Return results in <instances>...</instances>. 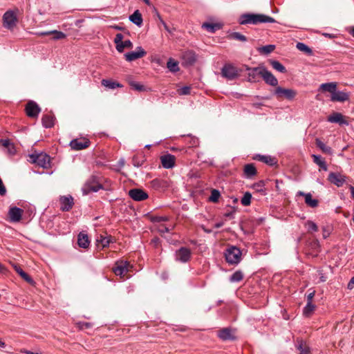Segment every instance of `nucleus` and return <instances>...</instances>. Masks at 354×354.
I'll return each instance as SVG.
<instances>
[{
	"mask_svg": "<svg viewBox=\"0 0 354 354\" xmlns=\"http://www.w3.org/2000/svg\"><path fill=\"white\" fill-rule=\"evenodd\" d=\"M275 48L274 45H267L258 48V51L261 54H269L272 53Z\"/></svg>",
	"mask_w": 354,
	"mask_h": 354,
	"instance_id": "obj_44",
	"label": "nucleus"
},
{
	"mask_svg": "<svg viewBox=\"0 0 354 354\" xmlns=\"http://www.w3.org/2000/svg\"><path fill=\"white\" fill-rule=\"evenodd\" d=\"M319 274V281L320 282H324L326 281L327 277L324 275V274L322 272V270H318Z\"/></svg>",
	"mask_w": 354,
	"mask_h": 354,
	"instance_id": "obj_60",
	"label": "nucleus"
},
{
	"mask_svg": "<svg viewBox=\"0 0 354 354\" xmlns=\"http://www.w3.org/2000/svg\"><path fill=\"white\" fill-rule=\"evenodd\" d=\"M160 161L164 168L170 169L175 165L176 157L170 153L165 154L160 156Z\"/></svg>",
	"mask_w": 354,
	"mask_h": 354,
	"instance_id": "obj_17",
	"label": "nucleus"
},
{
	"mask_svg": "<svg viewBox=\"0 0 354 354\" xmlns=\"http://www.w3.org/2000/svg\"><path fill=\"white\" fill-rule=\"evenodd\" d=\"M145 219L146 220H148V221H151V222H153V221H167L166 218L156 216H155V215H153L152 214H148L145 215Z\"/></svg>",
	"mask_w": 354,
	"mask_h": 354,
	"instance_id": "obj_49",
	"label": "nucleus"
},
{
	"mask_svg": "<svg viewBox=\"0 0 354 354\" xmlns=\"http://www.w3.org/2000/svg\"><path fill=\"white\" fill-rule=\"evenodd\" d=\"M132 266L127 261H118L115 262L113 268V272L117 276H120L124 278L125 275L131 270Z\"/></svg>",
	"mask_w": 354,
	"mask_h": 354,
	"instance_id": "obj_4",
	"label": "nucleus"
},
{
	"mask_svg": "<svg viewBox=\"0 0 354 354\" xmlns=\"http://www.w3.org/2000/svg\"><path fill=\"white\" fill-rule=\"evenodd\" d=\"M243 279V273L241 270H236L230 277V281L232 283L239 282Z\"/></svg>",
	"mask_w": 354,
	"mask_h": 354,
	"instance_id": "obj_35",
	"label": "nucleus"
},
{
	"mask_svg": "<svg viewBox=\"0 0 354 354\" xmlns=\"http://www.w3.org/2000/svg\"><path fill=\"white\" fill-rule=\"evenodd\" d=\"M312 158L313 159L314 162L319 165L321 169H322L324 171H326L328 169L326 162L320 156L313 154Z\"/></svg>",
	"mask_w": 354,
	"mask_h": 354,
	"instance_id": "obj_33",
	"label": "nucleus"
},
{
	"mask_svg": "<svg viewBox=\"0 0 354 354\" xmlns=\"http://www.w3.org/2000/svg\"><path fill=\"white\" fill-rule=\"evenodd\" d=\"M337 88V83L336 82H330V83H324L322 84L319 86V90L322 91H327L333 95Z\"/></svg>",
	"mask_w": 354,
	"mask_h": 354,
	"instance_id": "obj_26",
	"label": "nucleus"
},
{
	"mask_svg": "<svg viewBox=\"0 0 354 354\" xmlns=\"http://www.w3.org/2000/svg\"><path fill=\"white\" fill-rule=\"evenodd\" d=\"M97 241L102 245V248H105L109 246L111 242V236H103L100 235V236L97 239Z\"/></svg>",
	"mask_w": 354,
	"mask_h": 354,
	"instance_id": "obj_40",
	"label": "nucleus"
},
{
	"mask_svg": "<svg viewBox=\"0 0 354 354\" xmlns=\"http://www.w3.org/2000/svg\"><path fill=\"white\" fill-rule=\"evenodd\" d=\"M243 172L246 178H252L257 174V169L253 164H247L244 166Z\"/></svg>",
	"mask_w": 354,
	"mask_h": 354,
	"instance_id": "obj_28",
	"label": "nucleus"
},
{
	"mask_svg": "<svg viewBox=\"0 0 354 354\" xmlns=\"http://www.w3.org/2000/svg\"><path fill=\"white\" fill-rule=\"evenodd\" d=\"M191 257V250L189 248L185 247H182L176 250L175 254L176 260L181 263L188 262L190 260Z\"/></svg>",
	"mask_w": 354,
	"mask_h": 354,
	"instance_id": "obj_8",
	"label": "nucleus"
},
{
	"mask_svg": "<svg viewBox=\"0 0 354 354\" xmlns=\"http://www.w3.org/2000/svg\"><path fill=\"white\" fill-rule=\"evenodd\" d=\"M78 245L82 248H87L90 245V241L86 234L83 233H80L77 239Z\"/></svg>",
	"mask_w": 354,
	"mask_h": 354,
	"instance_id": "obj_27",
	"label": "nucleus"
},
{
	"mask_svg": "<svg viewBox=\"0 0 354 354\" xmlns=\"http://www.w3.org/2000/svg\"><path fill=\"white\" fill-rule=\"evenodd\" d=\"M59 208L62 211H69L74 205V199L71 195L61 196L59 198Z\"/></svg>",
	"mask_w": 354,
	"mask_h": 354,
	"instance_id": "obj_10",
	"label": "nucleus"
},
{
	"mask_svg": "<svg viewBox=\"0 0 354 354\" xmlns=\"http://www.w3.org/2000/svg\"><path fill=\"white\" fill-rule=\"evenodd\" d=\"M306 226L308 230L311 232H316L319 229V226L315 223H306Z\"/></svg>",
	"mask_w": 354,
	"mask_h": 354,
	"instance_id": "obj_53",
	"label": "nucleus"
},
{
	"mask_svg": "<svg viewBox=\"0 0 354 354\" xmlns=\"http://www.w3.org/2000/svg\"><path fill=\"white\" fill-rule=\"evenodd\" d=\"M6 149V152L8 154L12 155V154H14L15 153V147H14L13 144H12V148L11 147H7Z\"/></svg>",
	"mask_w": 354,
	"mask_h": 354,
	"instance_id": "obj_61",
	"label": "nucleus"
},
{
	"mask_svg": "<svg viewBox=\"0 0 354 354\" xmlns=\"http://www.w3.org/2000/svg\"><path fill=\"white\" fill-rule=\"evenodd\" d=\"M264 66H258L254 68L246 67V70L248 71V80L250 82H257L259 81L258 78L259 76L261 77Z\"/></svg>",
	"mask_w": 354,
	"mask_h": 354,
	"instance_id": "obj_9",
	"label": "nucleus"
},
{
	"mask_svg": "<svg viewBox=\"0 0 354 354\" xmlns=\"http://www.w3.org/2000/svg\"><path fill=\"white\" fill-rule=\"evenodd\" d=\"M298 195L302 196L305 198L306 204L310 207H315L318 205V201L315 198H313L312 194L310 193H304L303 192H299Z\"/></svg>",
	"mask_w": 354,
	"mask_h": 354,
	"instance_id": "obj_22",
	"label": "nucleus"
},
{
	"mask_svg": "<svg viewBox=\"0 0 354 354\" xmlns=\"http://www.w3.org/2000/svg\"><path fill=\"white\" fill-rule=\"evenodd\" d=\"M42 124L46 128H51L54 126L55 118L53 115L46 114L41 119Z\"/></svg>",
	"mask_w": 354,
	"mask_h": 354,
	"instance_id": "obj_29",
	"label": "nucleus"
},
{
	"mask_svg": "<svg viewBox=\"0 0 354 354\" xmlns=\"http://www.w3.org/2000/svg\"><path fill=\"white\" fill-rule=\"evenodd\" d=\"M30 158L32 162L41 167L47 168L50 166V156L46 153L31 154Z\"/></svg>",
	"mask_w": 354,
	"mask_h": 354,
	"instance_id": "obj_6",
	"label": "nucleus"
},
{
	"mask_svg": "<svg viewBox=\"0 0 354 354\" xmlns=\"http://www.w3.org/2000/svg\"><path fill=\"white\" fill-rule=\"evenodd\" d=\"M174 227H172V228H169V227L165 226L162 223H160L158 227V230L161 235H163L166 232H169Z\"/></svg>",
	"mask_w": 354,
	"mask_h": 354,
	"instance_id": "obj_54",
	"label": "nucleus"
},
{
	"mask_svg": "<svg viewBox=\"0 0 354 354\" xmlns=\"http://www.w3.org/2000/svg\"><path fill=\"white\" fill-rule=\"evenodd\" d=\"M133 44L130 40H125L122 41L120 44H118L116 46V49L118 52H123L124 48H132Z\"/></svg>",
	"mask_w": 354,
	"mask_h": 354,
	"instance_id": "obj_37",
	"label": "nucleus"
},
{
	"mask_svg": "<svg viewBox=\"0 0 354 354\" xmlns=\"http://www.w3.org/2000/svg\"><path fill=\"white\" fill-rule=\"evenodd\" d=\"M147 52L140 46L137 47L136 51L127 53L124 55L125 59L128 62H132L137 59L143 57Z\"/></svg>",
	"mask_w": 354,
	"mask_h": 354,
	"instance_id": "obj_14",
	"label": "nucleus"
},
{
	"mask_svg": "<svg viewBox=\"0 0 354 354\" xmlns=\"http://www.w3.org/2000/svg\"><path fill=\"white\" fill-rule=\"evenodd\" d=\"M129 20L138 26H141L143 21L142 15L138 10H136L131 15L129 16Z\"/></svg>",
	"mask_w": 354,
	"mask_h": 354,
	"instance_id": "obj_25",
	"label": "nucleus"
},
{
	"mask_svg": "<svg viewBox=\"0 0 354 354\" xmlns=\"http://www.w3.org/2000/svg\"><path fill=\"white\" fill-rule=\"evenodd\" d=\"M90 141L86 138L73 139L70 142L71 147L74 150H82L88 147Z\"/></svg>",
	"mask_w": 354,
	"mask_h": 354,
	"instance_id": "obj_13",
	"label": "nucleus"
},
{
	"mask_svg": "<svg viewBox=\"0 0 354 354\" xmlns=\"http://www.w3.org/2000/svg\"><path fill=\"white\" fill-rule=\"evenodd\" d=\"M202 27L210 32H214L216 30L219 29L221 26L217 24L204 23Z\"/></svg>",
	"mask_w": 354,
	"mask_h": 354,
	"instance_id": "obj_41",
	"label": "nucleus"
},
{
	"mask_svg": "<svg viewBox=\"0 0 354 354\" xmlns=\"http://www.w3.org/2000/svg\"><path fill=\"white\" fill-rule=\"evenodd\" d=\"M221 194L220 192L216 189H212L211 192V195L209 198V201L216 203L218 201Z\"/></svg>",
	"mask_w": 354,
	"mask_h": 354,
	"instance_id": "obj_51",
	"label": "nucleus"
},
{
	"mask_svg": "<svg viewBox=\"0 0 354 354\" xmlns=\"http://www.w3.org/2000/svg\"><path fill=\"white\" fill-rule=\"evenodd\" d=\"M81 328H88L91 326V324L88 322H82L79 324Z\"/></svg>",
	"mask_w": 354,
	"mask_h": 354,
	"instance_id": "obj_62",
	"label": "nucleus"
},
{
	"mask_svg": "<svg viewBox=\"0 0 354 354\" xmlns=\"http://www.w3.org/2000/svg\"><path fill=\"white\" fill-rule=\"evenodd\" d=\"M297 348L300 351L299 354H310V348L302 340H297Z\"/></svg>",
	"mask_w": 354,
	"mask_h": 354,
	"instance_id": "obj_32",
	"label": "nucleus"
},
{
	"mask_svg": "<svg viewBox=\"0 0 354 354\" xmlns=\"http://www.w3.org/2000/svg\"><path fill=\"white\" fill-rule=\"evenodd\" d=\"M129 85L131 86V88L136 91H145V88L143 85L140 84L138 82H136L133 81L129 82Z\"/></svg>",
	"mask_w": 354,
	"mask_h": 354,
	"instance_id": "obj_52",
	"label": "nucleus"
},
{
	"mask_svg": "<svg viewBox=\"0 0 354 354\" xmlns=\"http://www.w3.org/2000/svg\"><path fill=\"white\" fill-rule=\"evenodd\" d=\"M221 74L227 80H232L239 76V71L232 64H226L221 70Z\"/></svg>",
	"mask_w": 354,
	"mask_h": 354,
	"instance_id": "obj_7",
	"label": "nucleus"
},
{
	"mask_svg": "<svg viewBox=\"0 0 354 354\" xmlns=\"http://www.w3.org/2000/svg\"><path fill=\"white\" fill-rule=\"evenodd\" d=\"M123 35L121 34V33H118L116 35H115V37L114 39V42L115 44V45L117 46L118 44H120L121 43H122V39H123Z\"/></svg>",
	"mask_w": 354,
	"mask_h": 354,
	"instance_id": "obj_56",
	"label": "nucleus"
},
{
	"mask_svg": "<svg viewBox=\"0 0 354 354\" xmlns=\"http://www.w3.org/2000/svg\"><path fill=\"white\" fill-rule=\"evenodd\" d=\"M145 160L146 159L144 156L135 155L132 158V164L134 167H139L144 164Z\"/></svg>",
	"mask_w": 354,
	"mask_h": 354,
	"instance_id": "obj_34",
	"label": "nucleus"
},
{
	"mask_svg": "<svg viewBox=\"0 0 354 354\" xmlns=\"http://www.w3.org/2000/svg\"><path fill=\"white\" fill-rule=\"evenodd\" d=\"M261 77L266 84L272 86H277L278 85L277 79L265 67L263 68Z\"/></svg>",
	"mask_w": 354,
	"mask_h": 354,
	"instance_id": "obj_19",
	"label": "nucleus"
},
{
	"mask_svg": "<svg viewBox=\"0 0 354 354\" xmlns=\"http://www.w3.org/2000/svg\"><path fill=\"white\" fill-rule=\"evenodd\" d=\"M24 211L17 207H10L8 212V216L11 221H19L24 214Z\"/></svg>",
	"mask_w": 354,
	"mask_h": 354,
	"instance_id": "obj_16",
	"label": "nucleus"
},
{
	"mask_svg": "<svg viewBox=\"0 0 354 354\" xmlns=\"http://www.w3.org/2000/svg\"><path fill=\"white\" fill-rule=\"evenodd\" d=\"M15 271L21 277V278L30 284H32L34 281L19 266H14Z\"/></svg>",
	"mask_w": 354,
	"mask_h": 354,
	"instance_id": "obj_31",
	"label": "nucleus"
},
{
	"mask_svg": "<svg viewBox=\"0 0 354 354\" xmlns=\"http://www.w3.org/2000/svg\"><path fill=\"white\" fill-rule=\"evenodd\" d=\"M21 352L26 354H41V352H32L26 349L21 350Z\"/></svg>",
	"mask_w": 354,
	"mask_h": 354,
	"instance_id": "obj_64",
	"label": "nucleus"
},
{
	"mask_svg": "<svg viewBox=\"0 0 354 354\" xmlns=\"http://www.w3.org/2000/svg\"><path fill=\"white\" fill-rule=\"evenodd\" d=\"M274 95L278 100L286 99L288 100H292L297 95V91L294 89L277 86L274 89Z\"/></svg>",
	"mask_w": 354,
	"mask_h": 354,
	"instance_id": "obj_3",
	"label": "nucleus"
},
{
	"mask_svg": "<svg viewBox=\"0 0 354 354\" xmlns=\"http://www.w3.org/2000/svg\"><path fill=\"white\" fill-rule=\"evenodd\" d=\"M315 306L313 302H307L306 306L304 308L303 313L306 317H309L315 310Z\"/></svg>",
	"mask_w": 354,
	"mask_h": 354,
	"instance_id": "obj_38",
	"label": "nucleus"
},
{
	"mask_svg": "<svg viewBox=\"0 0 354 354\" xmlns=\"http://www.w3.org/2000/svg\"><path fill=\"white\" fill-rule=\"evenodd\" d=\"M191 87L190 86H183L177 90V92L180 95H189L190 93Z\"/></svg>",
	"mask_w": 354,
	"mask_h": 354,
	"instance_id": "obj_55",
	"label": "nucleus"
},
{
	"mask_svg": "<svg viewBox=\"0 0 354 354\" xmlns=\"http://www.w3.org/2000/svg\"><path fill=\"white\" fill-rule=\"evenodd\" d=\"M328 180L337 187H341L345 182V176L338 173L331 172L328 175Z\"/></svg>",
	"mask_w": 354,
	"mask_h": 354,
	"instance_id": "obj_20",
	"label": "nucleus"
},
{
	"mask_svg": "<svg viewBox=\"0 0 354 354\" xmlns=\"http://www.w3.org/2000/svg\"><path fill=\"white\" fill-rule=\"evenodd\" d=\"M167 68L171 72H176L179 71L178 64L173 59H169L167 64Z\"/></svg>",
	"mask_w": 354,
	"mask_h": 354,
	"instance_id": "obj_43",
	"label": "nucleus"
},
{
	"mask_svg": "<svg viewBox=\"0 0 354 354\" xmlns=\"http://www.w3.org/2000/svg\"><path fill=\"white\" fill-rule=\"evenodd\" d=\"M296 47L299 50L302 51L308 55H313V50L304 43L298 42Z\"/></svg>",
	"mask_w": 354,
	"mask_h": 354,
	"instance_id": "obj_39",
	"label": "nucleus"
},
{
	"mask_svg": "<svg viewBox=\"0 0 354 354\" xmlns=\"http://www.w3.org/2000/svg\"><path fill=\"white\" fill-rule=\"evenodd\" d=\"M51 32L53 35V39L55 40L63 39L66 37V35L61 31L54 30H51Z\"/></svg>",
	"mask_w": 354,
	"mask_h": 354,
	"instance_id": "obj_50",
	"label": "nucleus"
},
{
	"mask_svg": "<svg viewBox=\"0 0 354 354\" xmlns=\"http://www.w3.org/2000/svg\"><path fill=\"white\" fill-rule=\"evenodd\" d=\"M218 336L222 340H230L234 339V337L232 333V331L230 328H225L218 331Z\"/></svg>",
	"mask_w": 354,
	"mask_h": 354,
	"instance_id": "obj_24",
	"label": "nucleus"
},
{
	"mask_svg": "<svg viewBox=\"0 0 354 354\" xmlns=\"http://www.w3.org/2000/svg\"><path fill=\"white\" fill-rule=\"evenodd\" d=\"M348 289L352 290L354 288V277L351 278L347 286Z\"/></svg>",
	"mask_w": 354,
	"mask_h": 354,
	"instance_id": "obj_63",
	"label": "nucleus"
},
{
	"mask_svg": "<svg viewBox=\"0 0 354 354\" xmlns=\"http://www.w3.org/2000/svg\"><path fill=\"white\" fill-rule=\"evenodd\" d=\"M226 261L232 265L238 264L241 259V251L236 246H229L225 251Z\"/></svg>",
	"mask_w": 354,
	"mask_h": 354,
	"instance_id": "obj_2",
	"label": "nucleus"
},
{
	"mask_svg": "<svg viewBox=\"0 0 354 354\" xmlns=\"http://www.w3.org/2000/svg\"><path fill=\"white\" fill-rule=\"evenodd\" d=\"M328 121L333 123H338L339 124H349L347 118L339 113H333L332 115L328 116Z\"/></svg>",
	"mask_w": 354,
	"mask_h": 354,
	"instance_id": "obj_18",
	"label": "nucleus"
},
{
	"mask_svg": "<svg viewBox=\"0 0 354 354\" xmlns=\"http://www.w3.org/2000/svg\"><path fill=\"white\" fill-rule=\"evenodd\" d=\"M6 194V188L3 185V183L0 178V195L4 196Z\"/></svg>",
	"mask_w": 354,
	"mask_h": 354,
	"instance_id": "obj_58",
	"label": "nucleus"
},
{
	"mask_svg": "<svg viewBox=\"0 0 354 354\" xmlns=\"http://www.w3.org/2000/svg\"><path fill=\"white\" fill-rule=\"evenodd\" d=\"M259 160L269 165H273L276 163L274 158L269 156H259Z\"/></svg>",
	"mask_w": 354,
	"mask_h": 354,
	"instance_id": "obj_45",
	"label": "nucleus"
},
{
	"mask_svg": "<svg viewBox=\"0 0 354 354\" xmlns=\"http://www.w3.org/2000/svg\"><path fill=\"white\" fill-rule=\"evenodd\" d=\"M274 18L263 14H243L240 16V24H259L261 23H275Z\"/></svg>",
	"mask_w": 354,
	"mask_h": 354,
	"instance_id": "obj_1",
	"label": "nucleus"
},
{
	"mask_svg": "<svg viewBox=\"0 0 354 354\" xmlns=\"http://www.w3.org/2000/svg\"><path fill=\"white\" fill-rule=\"evenodd\" d=\"M129 196L136 201H142L148 198V194L140 189H132L129 191Z\"/></svg>",
	"mask_w": 354,
	"mask_h": 354,
	"instance_id": "obj_15",
	"label": "nucleus"
},
{
	"mask_svg": "<svg viewBox=\"0 0 354 354\" xmlns=\"http://www.w3.org/2000/svg\"><path fill=\"white\" fill-rule=\"evenodd\" d=\"M315 291L313 290L307 295V302H313V299L315 297Z\"/></svg>",
	"mask_w": 354,
	"mask_h": 354,
	"instance_id": "obj_59",
	"label": "nucleus"
},
{
	"mask_svg": "<svg viewBox=\"0 0 354 354\" xmlns=\"http://www.w3.org/2000/svg\"><path fill=\"white\" fill-rule=\"evenodd\" d=\"M316 145L319 147L324 153L327 154L332 153V149L330 147L326 146L323 142H322L319 139H316Z\"/></svg>",
	"mask_w": 354,
	"mask_h": 354,
	"instance_id": "obj_36",
	"label": "nucleus"
},
{
	"mask_svg": "<svg viewBox=\"0 0 354 354\" xmlns=\"http://www.w3.org/2000/svg\"><path fill=\"white\" fill-rule=\"evenodd\" d=\"M101 83L102 86L110 89H115V88L122 87V85L121 84L115 81H112L111 80L103 79Z\"/></svg>",
	"mask_w": 354,
	"mask_h": 354,
	"instance_id": "obj_30",
	"label": "nucleus"
},
{
	"mask_svg": "<svg viewBox=\"0 0 354 354\" xmlns=\"http://www.w3.org/2000/svg\"><path fill=\"white\" fill-rule=\"evenodd\" d=\"M3 26L8 29L13 28L17 22V11L8 10L3 16Z\"/></svg>",
	"mask_w": 354,
	"mask_h": 354,
	"instance_id": "obj_5",
	"label": "nucleus"
},
{
	"mask_svg": "<svg viewBox=\"0 0 354 354\" xmlns=\"http://www.w3.org/2000/svg\"><path fill=\"white\" fill-rule=\"evenodd\" d=\"M85 191L86 192H97L102 189V185L100 183L97 177L91 176L85 185Z\"/></svg>",
	"mask_w": 354,
	"mask_h": 354,
	"instance_id": "obj_11",
	"label": "nucleus"
},
{
	"mask_svg": "<svg viewBox=\"0 0 354 354\" xmlns=\"http://www.w3.org/2000/svg\"><path fill=\"white\" fill-rule=\"evenodd\" d=\"M270 63L273 68L281 73H285L286 71V68L278 61L270 60Z\"/></svg>",
	"mask_w": 354,
	"mask_h": 354,
	"instance_id": "obj_42",
	"label": "nucleus"
},
{
	"mask_svg": "<svg viewBox=\"0 0 354 354\" xmlns=\"http://www.w3.org/2000/svg\"><path fill=\"white\" fill-rule=\"evenodd\" d=\"M229 37L230 39L239 40V41H245L247 40L246 37L243 35H242L239 32H232V34H230L229 35Z\"/></svg>",
	"mask_w": 354,
	"mask_h": 354,
	"instance_id": "obj_48",
	"label": "nucleus"
},
{
	"mask_svg": "<svg viewBox=\"0 0 354 354\" xmlns=\"http://www.w3.org/2000/svg\"><path fill=\"white\" fill-rule=\"evenodd\" d=\"M181 57L185 63L188 65L193 64L196 60V55L192 50H187L183 52Z\"/></svg>",
	"mask_w": 354,
	"mask_h": 354,
	"instance_id": "obj_21",
	"label": "nucleus"
},
{
	"mask_svg": "<svg viewBox=\"0 0 354 354\" xmlns=\"http://www.w3.org/2000/svg\"><path fill=\"white\" fill-rule=\"evenodd\" d=\"M252 195L250 192H245L241 198V204L248 206L251 203Z\"/></svg>",
	"mask_w": 354,
	"mask_h": 354,
	"instance_id": "obj_47",
	"label": "nucleus"
},
{
	"mask_svg": "<svg viewBox=\"0 0 354 354\" xmlns=\"http://www.w3.org/2000/svg\"><path fill=\"white\" fill-rule=\"evenodd\" d=\"M349 98V95L344 92L342 91H335V93L331 95L330 100L333 102H345L347 101Z\"/></svg>",
	"mask_w": 354,
	"mask_h": 354,
	"instance_id": "obj_23",
	"label": "nucleus"
},
{
	"mask_svg": "<svg viewBox=\"0 0 354 354\" xmlns=\"http://www.w3.org/2000/svg\"><path fill=\"white\" fill-rule=\"evenodd\" d=\"M25 109L27 115L30 118H37L41 111L38 104L33 101L28 102Z\"/></svg>",
	"mask_w": 354,
	"mask_h": 354,
	"instance_id": "obj_12",
	"label": "nucleus"
},
{
	"mask_svg": "<svg viewBox=\"0 0 354 354\" xmlns=\"http://www.w3.org/2000/svg\"><path fill=\"white\" fill-rule=\"evenodd\" d=\"M12 144L8 140H0V145L3 146L5 149L7 147L12 148Z\"/></svg>",
	"mask_w": 354,
	"mask_h": 354,
	"instance_id": "obj_57",
	"label": "nucleus"
},
{
	"mask_svg": "<svg viewBox=\"0 0 354 354\" xmlns=\"http://www.w3.org/2000/svg\"><path fill=\"white\" fill-rule=\"evenodd\" d=\"M322 236L324 239H326L333 230V227L330 224H326L322 227Z\"/></svg>",
	"mask_w": 354,
	"mask_h": 354,
	"instance_id": "obj_46",
	"label": "nucleus"
}]
</instances>
